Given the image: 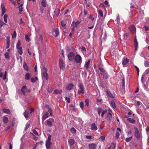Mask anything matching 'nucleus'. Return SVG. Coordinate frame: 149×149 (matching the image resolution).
Listing matches in <instances>:
<instances>
[{
    "mask_svg": "<svg viewBox=\"0 0 149 149\" xmlns=\"http://www.w3.org/2000/svg\"><path fill=\"white\" fill-rule=\"evenodd\" d=\"M16 32L15 31H14L13 33L12 34V38H15L16 37Z\"/></svg>",
    "mask_w": 149,
    "mask_h": 149,
    "instance_id": "49530a36",
    "label": "nucleus"
},
{
    "mask_svg": "<svg viewBox=\"0 0 149 149\" xmlns=\"http://www.w3.org/2000/svg\"><path fill=\"white\" fill-rule=\"evenodd\" d=\"M132 136H131L129 138H126V139H125V141L126 142H128L131 141V140L132 139Z\"/></svg>",
    "mask_w": 149,
    "mask_h": 149,
    "instance_id": "c03bdc74",
    "label": "nucleus"
},
{
    "mask_svg": "<svg viewBox=\"0 0 149 149\" xmlns=\"http://www.w3.org/2000/svg\"><path fill=\"white\" fill-rule=\"evenodd\" d=\"M24 115L25 118H27L29 117V111L27 110L25 111Z\"/></svg>",
    "mask_w": 149,
    "mask_h": 149,
    "instance_id": "bb28decb",
    "label": "nucleus"
},
{
    "mask_svg": "<svg viewBox=\"0 0 149 149\" xmlns=\"http://www.w3.org/2000/svg\"><path fill=\"white\" fill-rule=\"evenodd\" d=\"M78 87L80 90V92L82 94H83L84 93V86L83 84L82 83L79 84L78 85Z\"/></svg>",
    "mask_w": 149,
    "mask_h": 149,
    "instance_id": "423d86ee",
    "label": "nucleus"
},
{
    "mask_svg": "<svg viewBox=\"0 0 149 149\" xmlns=\"http://www.w3.org/2000/svg\"><path fill=\"white\" fill-rule=\"evenodd\" d=\"M122 86L123 87H124L125 85V82L124 78H123V79H122Z\"/></svg>",
    "mask_w": 149,
    "mask_h": 149,
    "instance_id": "e2e57ef3",
    "label": "nucleus"
},
{
    "mask_svg": "<svg viewBox=\"0 0 149 149\" xmlns=\"http://www.w3.org/2000/svg\"><path fill=\"white\" fill-rule=\"evenodd\" d=\"M42 141H40L39 142H38L34 146V147L33 148V149H36V146L38 145L39 143H40L42 144Z\"/></svg>",
    "mask_w": 149,
    "mask_h": 149,
    "instance_id": "4c0bfd02",
    "label": "nucleus"
},
{
    "mask_svg": "<svg viewBox=\"0 0 149 149\" xmlns=\"http://www.w3.org/2000/svg\"><path fill=\"white\" fill-rule=\"evenodd\" d=\"M98 13L101 17H102L103 16V13L101 10H98Z\"/></svg>",
    "mask_w": 149,
    "mask_h": 149,
    "instance_id": "c9c22d12",
    "label": "nucleus"
},
{
    "mask_svg": "<svg viewBox=\"0 0 149 149\" xmlns=\"http://www.w3.org/2000/svg\"><path fill=\"white\" fill-rule=\"evenodd\" d=\"M99 69L101 71V72L102 73H101V74H103V75L107 74V72L105 71V70L103 68L99 67Z\"/></svg>",
    "mask_w": 149,
    "mask_h": 149,
    "instance_id": "393cba45",
    "label": "nucleus"
},
{
    "mask_svg": "<svg viewBox=\"0 0 149 149\" xmlns=\"http://www.w3.org/2000/svg\"><path fill=\"white\" fill-rule=\"evenodd\" d=\"M68 142L69 145L71 146L74 144L75 141L73 139H71L68 140Z\"/></svg>",
    "mask_w": 149,
    "mask_h": 149,
    "instance_id": "2eb2a0df",
    "label": "nucleus"
},
{
    "mask_svg": "<svg viewBox=\"0 0 149 149\" xmlns=\"http://www.w3.org/2000/svg\"><path fill=\"white\" fill-rule=\"evenodd\" d=\"M82 59L81 56L79 54L75 55L74 59L75 62L77 63H81L82 62Z\"/></svg>",
    "mask_w": 149,
    "mask_h": 149,
    "instance_id": "f03ea898",
    "label": "nucleus"
},
{
    "mask_svg": "<svg viewBox=\"0 0 149 149\" xmlns=\"http://www.w3.org/2000/svg\"><path fill=\"white\" fill-rule=\"evenodd\" d=\"M91 129L93 130H96L97 129L95 123H93L91 125Z\"/></svg>",
    "mask_w": 149,
    "mask_h": 149,
    "instance_id": "6ab92c4d",
    "label": "nucleus"
},
{
    "mask_svg": "<svg viewBox=\"0 0 149 149\" xmlns=\"http://www.w3.org/2000/svg\"><path fill=\"white\" fill-rule=\"evenodd\" d=\"M6 45L7 46H6V49H8L9 48L10 46V42H6Z\"/></svg>",
    "mask_w": 149,
    "mask_h": 149,
    "instance_id": "0e129e2a",
    "label": "nucleus"
},
{
    "mask_svg": "<svg viewBox=\"0 0 149 149\" xmlns=\"http://www.w3.org/2000/svg\"><path fill=\"white\" fill-rule=\"evenodd\" d=\"M7 74V73L6 71H5V72L4 74L3 75V80H5L6 79V77Z\"/></svg>",
    "mask_w": 149,
    "mask_h": 149,
    "instance_id": "4d7b16f0",
    "label": "nucleus"
},
{
    "mask_svg": "<svg viewBox=\"0 0 149 149\" xmlns=\"http://www.w3.org/2000/svg\"><path fill=\"white\" fill-rule=\"evenodd\" d=\"M80 22L79 21H77L76 22H73L71 26H74L75 27H77L78 25L80 24Z\"/></svg>",
    "mask_w": 149,
    "mask_h": 149,
    "instance_id": "412c9836",
    "label": "nucleus"
},
{
    "mask_svg": "<svg viewBox=\"0 0 149 149\" xmlns=\"http://www.w3.org/2000/svg\"><path fill=\"white\" fill-rule=\"evenodd\" d=\"M116 20L118 24H119V23L120 22V18L119 16H117L116 17Z\"/></svg>",
    "mask_w": 149,
    "mask_h": 149,
    "instance_id": "69168bd1",
    "label": "nucleus"
},
{
    "mask_svg": "<svg viewBox=\"0 0 149 149\" xmlns=\"http://www.w3.org/2000/svg\"><path fill=\"white\" fill-rule=\"evenodd\" d=\"M90 61L89 60L87 63L85 64V67L86 68V69H88L89 68V65L90 64Z\"/></svg>",
    "mask_w": 149,
    "mask_h": 149,
    "instance_id": "f704fd0d",
    "label": "nucleus"
},
{
    "mask_svg": "<svg viewBox=\"0 0 149 149\" xmlns=\"http://www.w3.org/2000/svg\"><path fill=\"white\" fill-rule=\"evenodd\" d=\"M48 112L49 113L51 116L52 115V109L50 108H49L48 110Z\"/></svg>",
    "mask_w": 149,
    "mask_h": 149,
    "instance_id": "bf43d9fd",
    "label": "nucleus"
},
{
    "mask_svg": "<svg viewBox=\"0 0 149 149\" xmlns=\"http://www.w3.org/2000/svg\"><path fill=\"white\" fill-rule=\"evenodd\" d=\"M107 93L108 94V95L111 98H114V97L113 95H112L111 93L110 92V91H107Z\"/></svg>",
    "mask_w": 149,
    "mask_h": 149,
    "instance_id": "473e14b6",
    "label": "nucleus"
},
{
    "mask_svg": "<svg viewBox=\"0 0 149 149\" xmlns=\"http://www.w3.org/2000/svg\"><path fill=\"white\" fill-rule=\"evenodd\" d=\"M43 69L44 70L42 71V77H43L44 79L46 80H47L48 79V76L47 73V68L44 67L43 68Z\"/></svg>",
    "mask_w": 149,
    "mask_h": 149,
    "instance_id": "f257e3e1",
    "label": "nucleus"
},
{
    "mask_svg": "<svg viewBox=\"0 0 149 149\" xmlns=\"http://www.w3.org/2000/svg\"><path fill=\"white\" fill-rule=\"evenodd\" d=\"M21 44L20 41L19 40L18 42H17V43L16 45V48L17 49H18V48H20V46Z\"/></svg>",
    "mask_w": 149,
    "mask_h": 149,
    "instance_id": "a18cd8bd",
    "label": "nucleus"
},
{
    "mask_svg": "<svg viewBox=\"0 0 149 149\" xmlns=\"http://www.w3.org/2000/svg\"><path fill=\"white\" fill-rule=\"evenodd\" d=\"M107 112V110H105L103 111L101 114V116L102 118H103L104 115L105 113H106Z\"/></svg>",
    "mask_w": 149,
    "mask_h": 149,
    "instance_id": "864d4df0",
    "label": "nucleus"
},
{
    "mask_svg": "<svg viewBox=\"0 0 149 149\" xmlns=\"http://www.w3.org/2000/svg\"><path fill=\"white\" fill-rule=\"evenodd\" d=\"M60 13V9L59 8H56L54 11V13L56 16H58Z\"/></svg>",
    "mask_w": 149,
    "mask_h": 149,
    "instance_id": "f3484780",
    "label": "nucleus"
},
{
    "mask_svg": "<svg viewBox=\"0 0 149 149\" xmlns=\"http://www.w3.org/2000/svg\"><path fill=\"white\" fill-rule=\"evenodd\" d=\"M2 110L3 112L4 113L7 114H10V111L9 109L3 108L2 109Z\"/></svg>",
    "mask_w": 149,
    "mask_h": 149,
    "instance_id": "4be33fe9",
    "label": "nucleus"
},
{
    "mask_svg": "<svg viewBox=\"0 0 149 149\" xmlns=\"http://www.w3.org/2000/svg\"><path fill=\"white\" fill-rule=\"evenodd\" d=\"M112 118V115L111 112L107 113V118L109 121H111Z\"/></svg>",
    "mask_w": 149,
    "mask_h": 149,
    "instance_id": "1a4fd4ad",
    "label": "nucleus"
},
{
    "mask_svg": "<svg viewBox=\"0 0 149 149\" xmlns=\"http://www.w3.org/2000/svg\"><path fill=\"white\" fill-rule=\"evenodd\" d=\"M38 80V78L37 77H35V78H31V81L32 83L35 82L36 80Z\"/></svg>",
    "mask_w": 149,
    "mask_h": 149,
    "instance_id": "2f4dec72",
    "label": "nucleus"
},
{
    "mask_svg": "<svg viewBox=\"0 0 149 149\" xmlns=\"http://www.w3.org/2000/svg\"><path fill=\"white\" fill-rule=\"evenodd\" d=\"M8 118L5 116L3 117V122L4 123L6 124L8 123Z\"/></svg>",
    "mask_w": 149,
    "mask_h": 149,
    "instance_id": "b1692460",
    "label": "nucleus"
},
{
    "mask_svg": "<svg viewBox=\"0 0 149 149\" xmlns=\"http://www.w3.org/2000/svg\"><path fill=\"white\" fill-rule=\"evenodd\" d=\"M97 146L95 143H91L88 145L89 149H96Z\"/></svg>",
    "mask_w": 149,
    "mask_h": 149,
    "instance_id": "9d476101",
    "label": "nucleus"
},
{
    "mask_svg": "<svg viewBox=\"0 0 149 149\" xmlns=\"http://www.w3.org/2000/svg\"><path fill=\"white\" fill-rule=\"evenodd\" d=\"M53 90V88L50 86L48 87L47 89V91L49 93H51L52 91Z\"/></svg>",
    "mask_w": 149,
    "mask_h": 149,
    "instance_id": "ea45409f",
    "label": "nucleus"
},
{
    "mask_svg": "<svg viewBox=\"0 0 149 149\" xmlns=\"http://www.w3.org/2000/svg\"><path fill=\"white\" fill-rule=\"evenodd\" d=\"M65 99L66 100L67 102H68V103H70V98L69 97H65Z\"/></svg>",
    "mask_w": 149,
    "mask_h": 149,
    "instance_id": "13d9d810",
    "label": "nucleus"
},
{
    "mask_svg": "<svg viewBox=\"0 0 149 149\" xmlns=\"http://www.w3.org/2000/svg\"><path fill=\"white\" fill-rule=\"evenodd\" d=\"M25 39L26 41L27 42H29L30 41V38H29L27 35H25Z\"/></svg>",
    "mask_w": 149,
    "mask_h": 149,
    "instance_id": "de8ad7c7",
    "label": "nucleus"
},
{
    "mask_svg": "<svg viewBox=\"0 0 149 149\" xmlns=\"http://www.w3.org/2000/svg\"><path fill=\"white\" fill-rule=\"evenodd\" d=\"M85 103L86 105L88 106L89 105V100L88 99H87L85 100Z\"/></svg>",
    "mask_w": 149,
    "mask_h": 149,
    "instance_id": "603ef678",
    "label": "nucleus"
},
{
    "mask_svg": "<svg viewBox=\"0 0 149 149\" xmlns=\"http://www.w3.org/2000/svg\"><path fill=\"white\" fill-rule=\"evenodd\" d=\"M4 24H6L2 21L0 20V28Z\"/></svg>",
    "mask_w": 149,
    "mask_h": 149,
    "instance_id": "5fc2aeb1",
    "label": "nucleus"
},
{
    "mask_svg": "<svg viewBox=\"0 0 149 149\" xmlns=\"http://www.w3.org/2000/svg\"><path fill=\"white\" fill-rule=\"evenodd\" d=\"M70 131L72 134H75L76 132V130L74 127H72L70 129Z\"/></svg>",
    "mask_w": 149,
    "mask_h": 149,
    "instance_id": "72a5a7b5",
    "label": "nucleus"
},
{
    "mask_svg": "<svg viewBox=\"0 0 149 149\" xmlns=\"http://www.w3.org/2000/svg\"><path fill=\"white\" fill-rule=\"evenodd\" d=\"M134 128L135 130L134 135L137 139H139L140 138V135L139 130L136 127H134Z\"/></svg>",
    "mask_w": 149,
    "mask_h": 149,
    "instance_id": "20e7f679",
    "label": "nucleus"
},
{
    "mask_svg": "<svg viewBox=\"0 0 149 149\" xmlns=\"http://www.w3.org/2000/svg\"><path fill=\"white\" fill-rule=\"evenodd\" d=\"M120 135V133H119V132H116V135L115 136L116 138L117 139H118V137H119Z\"/></svg>",
    "mask_w": 149,
    "mask_h": 149,
    "instance_id": "3c124183",
    "label": "nucleus"
},
{
    "mask_svg": "<svg viewBox=\"0 0 149 149\" xmlns=\"http://www.w3.org/2000/svg\"><path fill=\"white\" fill-rule=\"evenodd\" d=\"M41 5L43 7H46V2L44 0H42L41 2Z\"/></svg>",
    "mask_w": 149,
    "mask_h": 149,
    "instance_id": "e433bc0d",
    "label": "nucleus"
},
{
    "mask_svg": "<svg viewBox=\"0 0 149 149\" xmlns=\"http://www.w3.org/2000/svg\"><path fill=\"white\" fill-rule=\"evenodd\" d=\"M135 68H136L137 71V75H139V68H138V67L136 66H135Z\"/></svg>",
    "mask_w": 149,
    "mask_h": 149,
    "instance_id": "680f3d73",
    "label": "nucleus"
},
{
    "mask_svg": "<svg viewBox=\"0 0 149 149\" xmlns=\"http://www.w3.org/2000/svg\"><path fill=\"white\" fill-rule=\"evenodd\" d=\"M111 106L113 109H115L116 107V104L113 102H111Z\"/></svg>",
    "mask_w": 149,
    "mask_h": 149,
    "instance_id": "37998d69",
    "label": "nucleus"
},
{
    "mask_svg": "<svg viewBox=\"0 0 149 149\" xmlns=\"http://www.w3.org/2000/svg\"><path fill=\"white\" fill-rule=\"evenodd\" d=\"M129 62V60L127 58H124L123 60L122 64L124 67L126 66L125 65L127 64Z\"/></svg>",
    "mask_w": 149,
    "mask_h": 149,
    "instance_id": "ddd939ff",
    "label": "nucleus"
},
{
    "mask_svg": "<svg viewBox=\"0 0 149 149\" xmlns=\"http://www.w3.org/2000/svg\"><path fill=\"white\" fill-rule=\"evenodd\" d=\"M129 29L131 32L134 33L136 32V28L134 25H131L129 28Z\"/></svg>",
    "mask_w": 149,
    "mask_h": 149,
    "instance_id": "39448f33",
    "label": "nucleus"
},
{
    "mask_svg": "<svg viewBox=\"0 0 149 149\" xmlns=\"http://www.w3.org/2000/svg\"><path fill=\"white\" fill-rule=\"evenodd\" d=\"M127 120L130 123L133 124L135 122V120L134 119L131 118H127Z\"/></svg>",
    "mask_w": 149,
    "mask_h": 149,
    "instance_id": "c85d7f7f",
    "label": "nucleus"
},
{
    "mask_svg": "<svg viewBox=\"0 0 149 149\" xmlns=\"http://www.w3.org/2000/svg\"><path fill=\"white\" fill-rule=\"evenodd\" d=\"M74 86V85L73 84H70L67 85L66 87V89L67 90H70Z\"/></svg>",
    "mask_w": 149,
    "mask_h": 149,
    "instance_id": "9b49d317",
    "label": "nucleus"
},
{
    "mask_svg": "<svg viewBox=\"0 0 149 149\" xmlns=\"http://www.w3.org/2000/svg\"><path fill=\"white\" fill-rule=\"evenodd\" d=\"M49 114L47 112H46L43 115L42 118V120L43 122L48 117Z\"/></svg>",
    "mask_w": 149,
    "mask_h": 149,
    "instance_id": "5701e85b",
    "label": "nucleus"
},
{
    "mask_svg": "<svg viewBox=\"0 0 149 149\" xmlns=\"http://www.w3.org/2000/svg\"><path fill=\"white\" fill-rule=\"evenodd\" d=\"M10 54L9 52H6L5 54V56L6 58H8L10 57Z\"/></svg>",
    "mask_w": 149,
    "mask_h": 149,
    "instance_id": "79ce46f5",
    "label": "nucleus"
},
{
    "mask_svg": "<svg viewBox=\"0 0 149 149\" xmlns=\"http://www.w3.org/2000/svg\"><path fill=\"white\" fill-rule=\"evenodd\" d=\"M144 65L146 67H149V62L148 61H145L144 63Z\"/></svg>",
    "mask_w": 149,
    "mask_h": 149,
    "instance_id": "a19ab883",
    "label": "nucleus"
},
{
    "mask_svg": "<svg viewBox=\"0 0 149 149\" xmlns=\"http://www.w3.org/2000/svg\"><path fill=\"white\" fill-rule=\"evenodd\" d=\"M62 92V91L61 90L57 89L55 90L53 94H60Z\"/></svg>",
    "mask_w": 149,
    "mask_h": 149,
    "instance_id": "dca6fc26",
    "label": "nucleus"
},
{
    "mask_svg": "<svg viewBox=\"0 0 149 149\" xmlns=\"http://www.w3.org/2000/svg\"><path fill=\"white\" fill-rule=\"evenodd\" d=\"M18 49V52L20 55H22L23 54V51L22 49V47H20V48H18V49Z\"/></svg>",
    "mask_w": 149,
    "mask_h": 149,
    "instance_id": "cd10ccee",
    "label": "nucleus"
},
{
    "mask_svg": "<svg viewBox=\"0 0 149 149\" xmlns=\"http://www.w3.org/2000/svg\"><path fill=\"white\" fill-rule=\"evenodd\" d=\"M59 63L60 68H63L64 67V63L62 59L60 58L59 59Z\"/></svg>",
    "mask_w": 149,
    "mask_h": 149,
    "instance_id": "f8f14e48",
    "label": "nucleus"
},
{
    "mask_svg": "<svg viewBox=\"0 0 149 149\" xmlns=\"http://www.w3.org/2000/svg\"><path fill=\"white\" fill-rule=\"evenodd\" d=\"M80 106L82 109L84 108V103L83 102H81L80 103Z\"/></svg>",
    "mask_w": 149,
    "mask_h": 149,
    "instance_id": "8fccbe9b",
    "label": "nucleus"
},
{
    "mask_svg": "<svg viewBox=\"0 0 149 149\" xmlns=\"http://www.w3.org/2000/svg\"><path fill=\"white\" fill-rule=\"evenodd\" d=\"M59 34V31L57 29H54L53 32V34L55 37H57Z\"/></svg>",
    "mask_w": 149,
    "mask_h": 149,
    "instance_id": "6e6552de",
    "label": "nucleus"
},
{
    "mask_svg": "<svg viewBox=\"0 0 149 149\" xmlns=\"http://www.w3.org/2000/svg\"><path fill=\"white\" fill-rule=\"evenodd\" d=\"M27 87L26 86H24L21 89V91L22 92L23 94H24L26 92Z\"/></svg>",
    "mask_w": 149,
    "mask_h": 149,
    "instance_id": "aec40b11",
    "label": "nucleus"
},
{
    "mask_svg": "<svg viewBox=\"0 0 149 149\" xmlns=\"http://www.w3.org/2000/svg\"><path fill=\"white\" fill-rule=\"evenodd\" d=\"M116 147V143H113L111 144L110 147H109L107 149H114Z\"/></svg>",
    "mask_w": 149,
    "mask_h": 149,
    "instance_id": "c756f323",
    "label": "nucleus"
},
{
    "mask_svg": "<svg viewBox=\"0 0 149 149\" xmlns=\"http://www.w3.org/2000/svg\"><path fill=\"white\" fill-rule=\"evenodd\" d=\"M49 120H47L46 121L47 123V125L49 127H51L52 126V122H54V120L52 118H51Z\"/></svg>",
    "mask_w": 149,
    "mask_h": 149,
    "instance_id": "0eeeda50",
    "label": "nucleus"
},
{
    "mask_svg": "<svg viewBox=\"0 0 149 149\" xmlns=\"http://www.w3.org/2000/svg\"><path fill=\"white\" fill-rule=\"evenodd\" d=\"M33 133H34L35 135H38V132L35 130H33Z\"/></svg>",
    "mask_w": 149,
    "mask_h": 149,
    "instance_id": "338daca9",
    "label": "nucleus"
},
{
    "mask_svg": "<svg viewBox=\"0 0 149 149\" xmlns=\"http://www.w3.org/2000/svg\"><path fill=\"white\" fill-rule=\"evenodd\" d=\"M89 18L92 21H93L94 20V18L93 17V16L91 15L89 16Z\"/></svg>",
    "mask_w": 149,
    "mask_h": 149,
    "instance_id": "052dcab7",
    "label": "nucleus"
},
{
    "mask_svg": "<svg viewBox=\"0 0 149 149\" xmlns=\"http://www.w3.org/2000/svg\"><path fill=\"white\" fill-rule=\"evenodd\" d=\"M52 144L51 141H46V147L47 149H49L50 146Z\"/></svg>",
    "mask_w": 149,
    "mask_h": 149,
    "instance_id": "4468645a",
    "label": "nucleus"
},
{
    "mask_svg": "<svg viewBox=\"0 0 149 149\" xmlns=\"http://www.w3.org/2000/svg\"><path fill=\"white\" fill-rule=\"evenodd\" d=\"M144 28L146 31H148L149 30V26H145Z\"/></svg>",
    "mask_w": 149,
    "mask_h": 149,
    "instance_id": "774afa93",
    "label": "nucleus"
},
{
    "mask_svg": "<svg viewBox=\"0 0 149 149\" xmlns=\"http://www.w3.org/2000/svg\"><path fill=\"white\" fill-rule=\"evenodd\" d=\"M68 59L71 61L73 60L75 56V54L72 52H70L67 55Z\"/></svg>",
    "mask_w": 149,
    "mask_h": 149,
    "instance_id": "7ed1b4c3",
    "label": "nucleus"
},
{
    "mask_svg": "<svg viewBox=\"0 0 149 149\" xmlns=\"http://www.w3.org/2000/svg\"><path fill=\"white\" fill-rule=\"evenodd\" d=\"M134 47L135 48V50H137V47L138 46V44L137 42V40L136 39V37L135 38L134 40Z\"/></svg>",
    "mask_w": 149,
    "mask_h": 149,
    "instance_id": "a211bd4d",
    "label": "nucleus"
},
{
    "mask_svg": "<svg viewBox=\"0 0 149 149\" xmlns=\"http://www.w3.org/2000/svg\"><path fill=\"white\" fill-rule=\"evenodd\" d=\"M23 67L26 70H28V68L27 65L26 63L25 62H24L23 64Z\"/></svg>",
    "mask_w": 149,
    "mask_h": 149,
    "instance_id": "7c9ffc66",
    "label": "nucleus"
},
{
    "mask_svg": "<svg viewBox=\"0 0 149 149\" xmlns=\"http://www.w3.org/2000/svg\"><path fill=\"white\" fill-rule=\"evenodd\" d=\"M47 136H48V139L46 141H51V135L49 134H47Z\"/></svg>",
    "mask_w": 149,
    "mask_h": 149,
    "instance_id": "09e8293b",
    "label": "nucleus"
},
{
    "mask_svg": "<svg viewBox=\"0 0 149 149\" xmlns=\"http://www.w3.org/2000/svg\"><path fill=\"white\" fill-rule=\"evenodd\" d=\"M31 76V74L29 73H26L25 75V79L26 80H29Z\"/></svg>",
    "mask_w": 149,
    "mask_h": 149,
    "instance_id": "a878e982",
    "label": "nucleus"
},
{
    "mask_svg": "<svg viewBox=\"0 0 149 149\" xmlns=\"http://www.w3.org/2000/svg\"><path fill=\"white\" fill-rule=\"evenodd\" d=\"M98 113V114L100 116L101 112L102 111V109L101 107L98 108L97 109Z\"/></svg>",
    "mask_w": 149,
    "mask_h": 149,
    "instance_id": "58836bf2",
    "label": "nucleus"
},
{
    "mask_svg": "<svg viewBox=\"0 0 149 149\" xmlns=\"http://www.w3.org/2000/svg\"><path fill=\"white\" fill-rule=\"evenodd\" d=\"M2 10V15H3L5 13V7H3V8H2V9H1Z\"/></svg>",
    "mask_w": 149,
    "mask_h": 149,
    "instance_id": "6e6d98bb",
    "label": "nucleus"
}]
</instances>
